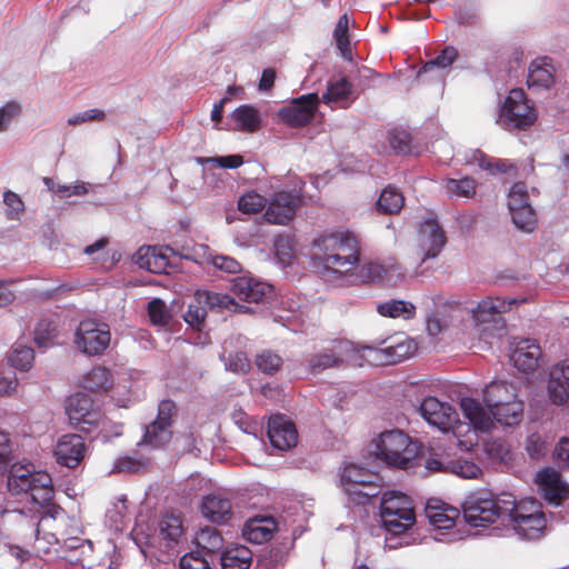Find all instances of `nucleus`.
<instances>
[{
  "label": "nucleus",
  "instance_id": "1",
  "mask_svg": "<svg viewBox=\"0 0 569 569\" xmlns=\"http://www.w3.org/2000/svg\"><path fill=\"white\" fill-rule=\"evenodd\" d=\"M8 490L12 496H22L31 501L37 509L26 512L21 509H3L0 511L4 523L26 543L34 542L38 553H48L52 546L59 543L56 522H63L64 510L52 502L53 486L49 473L36 471L33 465L14 463L8 476Z\"/></svg>",
  "mask_w": 569,
  "mask_h": 569
},
{
  "label": "nucleus",
  "instance_id": "2",
  "mask_svg": "<svg viewBox=\"0 0 569 569\" xmlns=\"http://www.w3.org/2000/svg\"><path fill=\"white\" fill-rule=\"evenodd\" d=\"M316 257L322 266V276L349 283L382 282L395 286L402 281L406 272L395 259L369 261L360 264L357 239L350 233H330L315 241Z\"/></svg>",
  "mask_w": 569,
  "mask_h": 569
},
{
  "label": "nucleus",
  "instance_id": "3",
  "mask_svg": "<svg viewBox=\"0 0 569 569\" xmlns=\"http://www.w3.org/2000/svg\"><path fill=\"white\" fill-rule=\"evenodd\" d=\"M380 517L386 529L385 547L393 550L411 543L409 531L416 525L412 500L398 491L382 495Z\"/></svg>",
  "mask_w": 569,
  "mask_h": 569
},
{
  "label": "nucleus",
  "instance_id": "4",
  "mask_svg": "<svg viewBox=\"0 0 569 569\" xmlns=\"http://www.w3.org/2000/svg\"><path fill=\"white\" fill-rule=\"evenodd\" d=\"M505 499L510 500V507L505 510L503 527L521 538H538L546 528L541 503L531 498L517 501L511 493L506 492Z\"/></svg>",
  "mask_w": 569,
  "mask_h": 569
},
{
  "label": "nucleus",
  "instance_id": "5",
  "mask_svg": "<svg viewBox=\"0 0 569 569\" xmlns=\"http://www.w3.org/2000/svg\"><path fill=\"white\" fill-rule=\"evenodd\" d=\"M373 453L388 466L409 469L418 457V443L401 430L392 429L381 432L373 440Z\"/></svg>",
  "mask_w": 569,
  "mask_h": 569
},
{
  "label": "nucleus",
  "instance_id": "6",
  "mask_svg": "<svg viewBox=\"0 0 569 569\" xmlns=\"http://www.w3.org/2000/svg\"><path fill=\"white\" fill-rule=\"evenodd\" d=\"M510 507V500L505 499V492L492 497L489 493H476L465 501L463 517L468 525L476 528H486L500 523L503 526V513Z\"/></svg>",
  "mask_w": 569,
  "mask_h": 569
},
{
  "label": "nucleus",
  "instance_id": "7",
  "mask_svg": "<svg viewBox=\"0 0 569 569\" xmlns=\"http://www.w3.org/2000/svg\"><path fill=\"white\" fill-rule=\"evenodd\" d=\"M460 408L463 416L469 420L468 430L472 427L475 431L487 432L493 427L496 420L500 425L512 427L522 420L523 412H520L519 417L513 419L510 415L512 412L509 409V405H502L493 411H487V409L475 398L465 397L460 400Z\"/></svg>",
  "mask_w": 569,
  "mask_h": 569
},
{
  "label": "nucleus",
  "instance_id": "8",
  "mask_svg": "<svg viewBox=\"0 0 569 569\" xmlns=\"http://www.w3.org/2000/svg\"><path fill=\"white\" fill-rule=\"evenodd\" d=\"M383 347L361 346L357 348L360 358L372 366H386L402 361L417 350L415 340L396 335L382 342Z\"/></svg>",
  "mask_w": 569,
  "mask_h": 569
},
{
  "label": "nucleus",
  "instance_id": "9",
  "mask_svg": "<svg viewBox=\"0 0 569 569\" xmlns=\"http://www.w3.org/2000/svg\"><path fill=\"white\" fill-rule=\"evenodd\" d=\"M537 111L522 89H512L500 108L497 123L503 129H525L537 120Z\"/></svg>",
  "mask_w": 569,
  "mask_h": 569
},
{
  "label": "nucleus",
  "instance_id": "10",
  "mask_svg": "<svg viewBox=\"0 0 569 569\" xmlns=\"http://www.w3.org/2000/svg\"><path fill=\"white\" fill-rule=\"evenodd\" d=\"M421 417L432 427L438 428L440 431L448 432L453 430L455 437H457V429L455 425L458 422V413L456 409L448 402L439 401L435 397L425 398L419 408ZM457 445L465 446L466 449H470L477 442L476 432L468 436L466 440H459L456 438Z\"/></svg>",
  "mask_w": 569,
  "mask_h": 569
},
{
  "label": "nucleus",
  "instance_id": "11",
  "mask_svg": "<svg viewBox=\"0 0 569 569\" xmlns=\"http://www.w3.org/2000/svg\"><path fill=\"white\" fill-rule=\"evenodd\" d=\"M377 475L360 465H347L340 476L341 486L349 499L357 505H365L378 495L375 483Z\"/></svg>",
  "mask_w": 569,
  "mask_h": 569
},
{
  "label": "nucleus",
  "instance_id": "12",
  "mask_svg": "<svg viewBox=\"0 0 569 569\" xmlns=\"http://www.w3.org/2000/svg\"><path fill=\"white\" fill-rule=\"evenodd\" d=\"M110 341L109 325L96 319L80 321L73 338L76 347L89 357L102 355L109 347Z\"/></svg>",
  "mask_w": 569,
  "mask_h": 569
},
{
  "label": "nucleus",
  "instance_id": "13",
  "mask_svg": "<svg viewBox=\"0 0 569 569\" xmlns=\"http://www.w3.org/2000/svg\"><path fill=\"white\" fill-rule=\"evenodd\" d=\"M234 301L228 295L211 293L206 290L196 291L188 305V310L183 316L184 321L192 328L201 330L208 310L219 308H230Z\"/></svg>",
  "mask_w": 569,
  "mask_h": 569
},
{
  "label": "nucleus",
  "instance_id": "14",
  "mask_svg": "<svg viewBox=\"0 0 569 569\" xmlns=\"http://www.w3.org/2000/svg\"><path fill=\"white\" fill-rule=\"evenodd\" d=\"M319 103L318 93L302 94L280 108L278 116L284 124L291 128H302L312 122Z\"/></svg>",
  "mask_w": 569,
  "mask_h": 569
},
{
  "label": "nucleus",
  "instance_id": "15",
  "mask_svg": "<svg viewBox=\"0 0 569 569\" xmlns=\"http://www.w3.org/2000/svg\"><path fill=\"white\" fill-rule=\"evenodd\" d=\"M483 401L487 411H493L502 405H509L512 412L510 416L513 419L519 417L520 412H523V403L518 399L515 386L505 380L492 381L487 385L483 389Z\"/></svg>",
  "mask_w": 569,
  "mask_h": 569
},
{
  "label": "nucleus",
  "instance_id": "16",
  "mask_svg": "<svg viewBox=\"0 0 569 569\" xmlns=\"http://www.w3.org/2000/svg\"><path fill=\"white\" fill-rule=\"evenodd\" d=\"M176 413V406L171 400H163L159 405L158 417L146 427L143 443L152 448H159L166 445L172 436L171 423Z\"/></svg>",
  "mask_w": 569,
  "mask_h": 569
},
{
  "label": "nucleus",
  "instance_id": "17",
  "mask_svg": "<svg viewBox=\"0 0 569 569\" xmlns=\"http://www.w3.org/2000/svg\"><path fill=\"white\" fill-rule=\"evenodd\" d=\"M66 412L70 423L82 431H89L86 425L96 426L100 420V413L93 408L91 397L83 392L74 393L67 399Z\"/></svg>",
  "mask_w": 569,
  "mask_h": 569
},
{
  "label": "nucleus",
  "instance_id": "18",
  "mask_svg": "<svg viewBox=\"0 0 569 569\" xmlns=\"http://www.w3.org/2000/svg\"><path fill=\"white\" fill-rule=\"evenodd\" d=\"M533 482L540 496L551 506H559L569 492L560 473L550 467L540 469Z\"/></svg>",
  "mask_w": 569,
  "mask_h": 569
},
{
  "label": "nucleus",
  "instance_id": "19",
  "mask_svg": "<svg viewBox=\"0 0 569 569\" xmlns=\"http://www.w3.org/2000/svg\"><path fill=\"white\" fill-rule=\"evenodd\" d=\"M300 201L296 191L277 192L267 206L264 219L273 224H286L295 217Z\"/></svg>",
  "mask_w": 569,
  "mask_h": 569
},
{
  "label": "nucleus",
  "instance_id": "20",
  "mask_svg": "<svg viewBox=\"0 0 569 569\" xmlns=\"http://www.w3.org/2000/svg\"><path fill=\"white\" fill-rule=\"evenodd\" d=\"M88 446L84 439L76 433L63 435L54 448L56 460L59 465L73 469L87 457Z\"/></svg>",
  "mask_w": 569,
  "mask_h": 569
},
{
  "label": "nucleus",
  "instance_id": "21",
  "mask_svg": "<svg viewBox=\"0 0 569 569\" xmlns=\"http://www.w3.org/2000/svg\"><path fill=\"white\" fill-rule=\"evenodd\" d=\"M446 236L435 219L421 223L418 231V248L421 261L436 258L446 244Z\"/></svg>",
  "mask_w": 569,
  "mask_h": 569
},
{
  "label": "nucleus",
  "instance_id": "22",
  "mask_svg": "<svg viewBox=\"0 0 569 569\" xmlns=\"http://www.w3.org/2000/svg\"><path fill=\"white\" fill-rule=\"evenodd\" d=\"M267 433L272 447L276 449L288 450L297 445V429L282 415H274L269 419Z\"/></svg>",
  "mask_w": 569,
  "mask_h": 569
},
{
  "label": "nucleus",
  "instance_id": "23",
  "mask_svg": "<svg viewBox=\"0 0 569 569\" xmlns=\"http://www.w3.org/2000/svg\"><path fill=\"white\" fill-rule=\"evenodd\" d=\"M525 299H503V298H492L488 297L480 302L475 308L470 309L471 318L477 326L482 323L490 322L495 319L496 316L508 312L512 309V306L523 302Z\"/></svg>",
  "mask_w": 569,
  "mask_h": 569
},
{
  "label": "nucleus",
  "instance_id": "24",
  "mask_svg": "<svg viewBox=\"0 0 569 569\" xmlns=\"http://www.w3.org/2000/svg\"><path fill=\"white\" fill-rule=\"evenodd\" d=\"M549 399L555 405H563L569 399V365L567 360L551 367L547 381Z\"/></svg>",
  "mask_w": 569,
  "mask_h": 569
},
{
  "label": "nucleus",
  "instance_id": "25",
  "mask_svg": "<svg viewBox=\"0 0 569 569\" xmlns=\"http://www.w3.org/2000/svg\"><path fill=\"white\" fill-rule=\"evenodd\" d=\"M542 357V350L533 339H521L513 349L510 359L515 367L522 372H533Z\"/></svg>",
  "mask_w": 569,
  "mask_h": 569
},
{
  "label": "nucleus",
  "instance_id": "26",
  "mask_svg": "<svg viewBox=\"0 0 569 569\" xmlns=\"http://www.w3.org/2000/svg\"><path fill=\"white\" fill-rule=\"evenodd\" d=\"M426 516L429 522L438 530H449L459 519V509L438 499H430L426 505Z\"/></svg>",
  "mask_w": 569,
  "mask_h": 569
},
{
  "label": "nucleus",
  "instance_id": "27",
  "mask_svg": "<svg viewBox=\"0 0 569 569\" xmlns=\"http://www.w3.org/2000/svg\"><path fill=\"white\" fill-rule=\"evenodd\" d=\"M233 293L247 302H260L271 292V286L249 277H239L232 283Z\"/></svg>",
  "mask_w": 569,
  "mask_h": 569
},
{
  "label": "nucleus",
  "instance_id": "28",
  "mask_svg": "<svg viewBox=\"0 0 569 569\" xmlns=\"http://www.w3.org/2000/svg\"><path fill=\"white\" fill-rule=\"evenodd\" d=\"M555 71L547 58L532 61L528 70V88L536 91L549 89L555 83Z\"/></svg>",
  "mask_w": 569,
  "mask_h": 569
},
{
  "label": "nucleus",
  "instance_id": "29",
  "mask_svg": "<svg viewBox=\"0 0 569 569\" xmlns=\"http://www.w3.org/2000/svg\"><path fill=\"white\" fill-rule=\"evenodd\" d=\"M134 263L152 273L167 272L169 266L167 254L159 248L143 246L133 256Z\"/></svg>",
  "mask_w": 569,
  "mask_h": 569
},
{
  "label": "nucleus",
  "instance_id": "30",
  "mask_svg": "<svg viewBox=\"0 0 569 569\" xmlns=\"http://www.w3.org/2000/svg\"><path fill=\"white\" fill-rule=\"evenodd\" d=\"M201 512L213 523H226L232 517L231 502L220 495H208L202 500Z\"/></svg>",
  "mask_w": 569,
  "mask_h": 569
},
{
  "label": "nucleus",
  "instance_id": "31",
  "mask_svg": "<svg viewBox=\"0 0 569 569\" xmlns=\"http://www.w3.org/2000/svg\"><path fill=\"white\" fill-rule=\"evenodd\" d=\"M349 348L357 351V348L349 342H338L330 348H323L309 359L310 370L313 373H318L325 369L337 366L341 361V353L349 350Z\"/></svg>",
  "mask_w": 569,
  "mask_h": 569
},
{
  "label": "nucleus",
  "instance_id": "32",
  "mask_svg": "<svg viewBox=\"0 0 569 569\" xmlns=\"http://www.w3.org/2000/svg\"><path fill=\"white\" fill-rule=\"evenodd\" d=\"M231 120L234 122V130L254 132L261 124V114L254 107L242 104L231 113Z\"/></svg>",
  "mask_w": 569,
  "mask_h": 569
},
{
  "label": "nucleus",
  "instance_id": "33",
  "mask_svg": "<svg viewBox=\"0 0 569 569\" xmlns=\"http://www.w3.org/2000/svg\"><path fill=\"white\" fill-rule=\"evenodd\" d=\"M458 57V52L453 47H446L440 54L435 59L428 61L419 72V78L426 73H432L437 79H441L445 74V70L451 67Z\"/></svg>",
  "mask_w": 569,
  "mask_h": 569
},
{
  "label": "nucleus",
  "instance_id": "34",
  "mask_svg": "<svg viewBox=\"0 0 569 569\" xmlns=\"http://www.w3.org/2000/svg\"><path fill=\"white\" fill-rule=\"evenodd\" d=\"M220 560L222 569H249L252 552L244 546H234L224 550Z\"/></svg>",
  "mask_w": 569,
  "mask_h": 569
},
{
  "label": "nucleus",
  "instance_id": "35",
  "mask_svg": "<svg viewBox=\"0 0 569 569\" xmlns=\"http://www.w3.org/2000/svg\"><path fill=\"white\" fill-rule=\"evenodd\" d=\"M113 385V378L106 367H93L81 380V386L91 391H107Z\"/></svg>",
  "mask_w": 569,
  "mask_h": 569
},
{
  "label": "nucleus",
  "instance_id": "36",
  "mask_svg": "<svg viewBox=\"0 0 569 569\" xmlns=\"http://www.w3.org/2000/svg\"><path fill=\"white\" fill-rule=\"evenodd\" d=\"M352 86L346 78L331 80L328 82L327 91L320 98L325 104L332 107L333 104H340L345 107L343 102L348 99L351 93Z\"/></svg>",
  "mask_w": 569,
  "mask_h": 569
},
{
  "label": "nucleus",
  "instance_id": "37",
  "mask_svg": "<svg viewBox=\"0 0 569 569\" xmlns=\"http://www.w3.org/2000/svg\"><path fill=\"white\" fill-rule=\"evenodd\" d=\"M274 528L273 519H252L246 523L243 535L253 543H262L272 537Z\"/></svg>",
  "mask_w": 569,
  "mask_h": 569
},
{
  "label": "nucleus",
  "instance_id": "38",
  "mask_svg": "<svg viewBox=\"0 0 569 569\" xmlns=\"http://www.w3.org/2000/svg\"><path fill=\"white\" fill-rule=\"evenodd\" d=\"M377 312L388 318H413L416 307L408 301L390 299L377 306Z\"/></svg>",
  "mask_w": 569,
  "mask_h": 569
},
{
  "label": "nucleus",
  "instance_id": "39",
  "mask_svg": "<svg viewBox=\"0 0 569 569\" xmlns=\"http://www.w3.org/2000/svg\"><path fill=\"white\" fill-rule=\"evenodd\" d=\"M405 204L403 194L395 187H386L377 201V209L381 213L393 214L401 210Z\"/></svg>",
  "mask_w": 569,
  "mask_h": 569
},
{
  "label": "nucleus",
  "instance_id": "40",
  "mask_svg": "<svg viewBox=\"0 0 569 569\" xmlns=\"http://www.w3.org/2000/svg\"><path fill=\"white\" fill-rule=\"evenodd\" d=\"M446 193L450 198H472L476 193V181L470 177L461 179L447 178L442 182Z\"/></svg>",
  "mask_w": 569,
  "mask_h": 569
},
{
  "label": "nucleus",
  "instance_id": "41",
  "mask_svg": "<svg viewBox=\"0 0 569 569\" xmlns=\"http://www.w3.org/2000/svg\"><path fill=\"white\" fill-rule=\"evenodd\" d=\"M463 160L467 164H477L480 169L491 173L505 172L507 170V166L503 161L493 160L479 149L466 151Z\"/></svg>",
  "mask_w": 569,
  "mask_h": 569
},
{
  "label": "nucleus",
  "instance_id": "42",
  "mask_svg": "<svg viewBox=\"0 0 569 569\" xmlns=\"http://www.w3.org/2000/svg\"><path fill=\"white\" fill-rule=\"evenodd\" d=\"M23 114V106L19 100H9L0 106V133L9 131L13 123Z\"/></svg>",
  "mask_w": 569,
  "mask_h": 569
},
{
  "label": "nucleus",
  "instance_id": "43",
  "mask_svg": "<svg viewBox=\"0 0 569 569\" xmlns=\"http://www.w3.org/2000/svg\"><path fill=\"white\" fill-rule=\"evenodd\" d=\"M196 543L208 553L219 551L223 546V539L219 531L213 527H204L200 529L196 537Z\"/></svg>",
  "mask_w": 569,
  "mask_h": 569
},
{
  "label": "nucleus",
  "instance_id": "44",
  "mask_svg": "<svg viewBox=\"0 0 569 569\" xmlns=\"http://www.w3.org/2000/svg\"><path fill=\"white\" fill-rule=\"evenodd\" d=\"M34 351L31 347L22 343H16L9 355L10 365L20 371H28L32 367Z\"/></svg>",
  "mask_w": 569,
  "mask_h": 569
},
{
  "label": "nucleus",
  "instance_id": "45",
  "mask_svg": "<svg viewBox=\"0 0 569 569\" xmlns=\"http://www.w3.org/2000/svg\"><path fill=\"white\" fill-rule=\"evenodd\" d=\"M508 208L510 214L519 216V210L522 208H532L527 186L523 182L515 183L508 194Z\"/></svg>",
  "mask_w": 569,
  "mask_h": 569
},
{
  "label": "nucleus",
  "instance_id": "46",
  "mask_svg": "<svg viewBox=\"0 0 569 569\" xmlns=\"http://www.w3.org/2000/svg\"><path fill=\"white\" fill-rule=\"evenodd\" d=\"M348 28H349V18L347 14H342L339 18L337 26L333 30V38L336 40L338 49L341 52V56L345 59H349L350 54H351Z\"/></svg>",
  "mask_w": 569,
  "mask_h": 569
},
{
  "label": "nucleus",
  "instance_id": "47",
  "mask_svg": "<svg viewBox=\"0 0 569 569\" xmlns=\"http://www.w3.org/2000/svg\"><path fill=\"white\" fill-rule=\"evenodd\" d=\"M448 472L463 479H476L481 475V469L475 462L466 459H456L448 462Z\"/></svg>",
  "mask_w": 569,
  "mask_h": 569
},
{
  "label": "nucleus",
  "instance_id": "48",
  "mask_svg": "<svg viewBox=\"0 0 569 569\" xmlns=\"http://www.w3.org/2000/svg\"><path fill=\"white\" fill-rule=\"evenodd\" d=\"M159 526L160 533L169 541L177 542L182 535V522L173 515H166Z\"/></svg>",
  "mask_w": 569,
  "mask_h": 569
},
{
  "label": "nucleus",
  "instance_id": "49",
  "mask_svg": "<svg viewBox=\"0 0 569 569\" xmlns=\"http://www.w3.org/2000/svg\"><path fill=\"white\" fill-rule=\"evenodd\" d=\"M56 337V326L48 319L40 320L34 329V341L40 348H47Z\"/></svg>",
  "mask_w": 569,
  "mask_h": 569
},
{
  "label": "nucleus",
  "instance_id": "50",
  "mask_svg": "<svg viewBox=\"0 0 569 569\" xmlns=\"http://www.w3.org/2000/svg\"><path fill=\"white\" fill-rule=\"evenodd\" d=\"M220 358L224 362L226 369L234 373H246L250 368V361L243 352H232L228 357L222 353Z\"/></svg>",
  "mask_w": 569,
  "mask_h": 569
},
{
  "label": "nucleus",
  "instance_id": "51",
  "mask_svg": "<svg viewBox=\"0 0 569 569\" xmlns=\"http://www.w3.org/2000/svg\"><path fill=\"white\" fill-rule=\"evenodd\" d=\"M148 312L153 325L166 326L170 320V312L161 299H152L148 303Z\"/></svg>",
  "mask_w": 569,
  "mask_h": 569
},
{
  "label": "nucleus",
  "instance_id": "52",
  "mask_svg": "<svg viewBox=\"0 0 569 569\" xmlns=\"http://www.w3.org/2000/svg\"><path fill=\"white\" fill-rule=\"evenodd\" d=\"M282 365V359L277 353L264 350L256 357V366L264 373L276 372Z\"/></svg>",
  "mask_w": 569,
  "mask_h": 569
},
{
  "label": "nucleus",
  "instance_id": "53",
  "mask_svg": "<svg viewBox=\"0 0 569 569\" xmlns=\"http://www.w3.org/2000/svg\"><path fill=\"white\" fill-rule=\"evenodd\" d=\"M266 199L256 193L248 192L243 194L238 202V208L243 213H257L266 207Z\"/></svg>",
  "mask_w": 569,
  "mask_h": 569
},
{
  "label": "nucleus",
  "instance_id": "54",
  "mask_svg": "<svg viewBox=\"0 0 569 569\" xmlns=\"http://www.w3.org/2000/svg\"><path fill=\"white\" fill-rule=\"evenodd\" d=\"M3 202L7 206V218L9 220H18L24 211V204L19 194L13 191H6L3 193Z\"/></svg>",
  "mask_w": 569,
  "mask_h": 569
},
{
  "label": "nucleus",
  "instance_id": "55",
  "mask_svg": "<svg viewBox=\"0 0 569 569\" xmlns=\"http://www.w3.org/2000/svg\"><path fill=\"white\" fill-rule=\"evenodd\" d=\"M511 219L515 226L525 232H532L537 226L533 208H522L519 210L518 219L515 214H511Z\"/></svg>",
  "mask_w": 569,
  "mask_h": 569
},
{
  "label": "nucleus",
  "instance_id": "56",
  "mask_svg": "<svg viewBox=\"0 0 569 569\" xmlns=\"http://www.w3.org/2000/svg\"><path fill=\"white\" fill-rule=\"evenodd\" d=\"M209 260L212 266L227 273H237L241 271V264L232 257L224 254H210Z\"/></svg>",
  "mask_w": 569,
  "mask_h": 569
},
{
  "label": "nucleus",
  "instance_id": "57",
  "mask_svg": "<svg viewBox=\"0 0 569 569\" xmlns=\"http://www.w3.org/2000/svg\"><path fill=\"white\" fill-rule=\"evenodd\" d=\"M180 569H211L209 561L200 551L186 553L180 559Z\"/></svg>",
  "mask_w": 569,
  "mask_h": 569
},
{
  "label": "nucleus",
  "instance_id": "58",
  "mask_svg": "<svg viewBox=\"0 0 569 569\" xmlns=\"http://www.w3.org/2000/svg\"><path fill=\"white\" fill-rule=\"evenodd\" d=\"M104 118V112L100 109H89L72 114L68 118L69 126H79L88 121H100Z\"/></svg>",
  "mask_w": 569,
  "mask_h": 569
},
{
  "label": "nucleus",
  "instance_id": "59",
  "mask_svg": "<svg viewBox=\"0 0 569 569\" xmlns=\"http://www.w3.org/2000/svg\"><path fill=\"white\" fill-rule=\"evenodd\" d=\"M526 450L532 459H539L546 455V443L541 436L531 433L526 440Z\"/></svg>",
  "mask_w": 569,
  "mask_h": 569
},
{
  "label": "nucleus",
  "instance_id": "60",
  "mask_svg": "<svg viewBox=\"0 0 569 569\" xmlns=\"http://www.w3.org/2000/svg\"><path fill=\"white\" fill-rule=\"evenodd\" d=\"M121 505H114L113 508L108 510L107 516L111 521V526L114 530H121L123 525V519L126 517V498L122 497L120 499Z\"/></svg>",
  "mask_w": 569,
  "mask_h": 569
},
{
  "label": "nucleus",
  "instance_id": "61",
  "mask_svg": "<svg viewBox=\"0 0 569 569\" xmlns=\"http://www.w3.org/2000/svg\"><path fill=\"white\" fill-rule=\"evenodd\" d=\"M146 463L141 460L133 459L131 457L119 458L112 469L113 472H137L144 468Z\"/></svg>",
  "mask_w": 569,
  "mask_h": 569
},
{
  "label": "nucleus",
  "instance_id": "62",
  "mask_svg": "<svg viewBox=\"0 0 569 569\" xmlns=\"http://www.w3.org/2000/svg\"><path fill=\"white\" fill-rule=\"evenodd\" d=\"M120 565V553L116 547H111L110 551L96 565L93 569H117Z\"/></svg>",
  "mask_w": 569,
  "mask_h": 569
},
{
  "label": "nucleus",
  "instance_id": "63",
  "mask_svg": "<svg viewBox=\"0 0 569 569\" xmlns=\"http://www.w3.org/2000/svg\"><path fill=\"white\" fill-rule=\"evenodd\" d=\"M389 143L396 152L403 153L409 149V137L406 132L391 133Z\"/></svg>",
  "mask_w": 569,
  "mask_h": 569
},
{
  "label": "nucleus",
  "instance_id": "64",
  "mask_svg": "<svg viewBox=\"0 0 569 569\" xmlns=\"http://www.w3.org/2000/svg\"><path fill=\"white\" fill-rule=\"evenodd\" d=\"M18 379L14 373H0V397L9 396L17 390Z\"/></svg>",
  "mask_w": 569,
  "mask_h": 569
}]
</instances>
